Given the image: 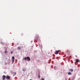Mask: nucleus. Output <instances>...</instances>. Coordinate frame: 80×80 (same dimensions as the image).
I'll list each match as a JSON object with an SVG mask.
<instances>
[{
    "label": "nucleus",
    "instance_id": "nucleus-1",
    "mask_svg": "<svg viewBox=\"0 0 80 80\" xmlns=\"http://www.w3.org/2000/svg\"><path fill=\"white\" fill-rule=\"evenodd\" d=\"M25 60H27L28 61H30V58L29 57H25L24 58Z\"/></svg>",
    "mask_w": 80,
    "mask_h": 80
},
{
    "label": "nucleus",
    "instance_id": "nucleus-2",
    "mask_svg": "<svg viewBox=\"0 0 80 80\" xmlns=\"http://www.w3.org/2000/svg\"><path fill=\"white\" fill-rule=\"evenodd\" d=\"M56 52H55V54H56V55H57V54H58V53H59V52H60V50H59L58 51H56Z\"/></svg>",
    "mask_w": 80,
    "mask_h": 80
},
{
    "label": "nucleus",
    "instance_id": "nucleus-3",
    "mask_svg": "<svg viewBox=\"0 0 80 80\" xmlns=\"http://www.w3.org/2000/svg\"><path fill=\"white\" fill-rule=\"evenodd\" d=\"M6 79H9V80L10 79V77L8 76H6Z\"/></svg>",
    "mask_w": 80,
    "mask_h": 80
},
{
    "label": "nucleus",
    "instance_id": "nucleus-4",
    "mask_svg": "<svg viewBox=\"0 0 80 80\" xmlns=\"http://www.w3.org/2000/svg\"><path fill=\"white\" fill-rule=\"evenodd\" d=\"M2 77L3 78H2V80H5V78H6V77L5 76V75H3L2 76Z\"/></svg>",
    "mask_w": 80,
    "mask_h": 80
},
{
    "label": "nucleus",
    "instance_id": "nucleus-5",
    "mask_svg": "<svg viewBox=\"0 0 80 80\" xmlns=\"http://www.w3.org/2000/svg\"><path fill=\"white\" fill-rule=\"evenodd\" d=\"M12 62H14V61L15 60V58L14 57V56H13L12 57Z\"/></svg>",
    "mask_w": 80,
    "mask_h": 80
},
{
    "label": "nucleus",
    "instance_id": "nucleus-6",
    "mask_svg": "<svg viewBox=\"0 0 80 80\" xmlns=\"http://www.w3.org/2000/svg\"><path fill=\"white\" fill-rule=\"evenodd\" d=\"M76 62H79V60L78 59H76Z\"/></svg>",
    "mask_w": 80,
    "mask_h": 80
},
{
    "label": "nucleus",
    "instance_id": "nucleus-7",
    "mask_svg": "<svg viewBox=\"0 0 80 80\" xmlns=\"http://www.w3.org/2000/svg\"><path fill=\"white\" fill-rule=\"evenodd\" d=\"M71 74H72V73L70 72H68V75H71Z\"/></svg>",
    "mask_w": 80,
    "mask_h": 80
},
{
    "label": "nucleus",
    "instance_id": "nucleus-8",
    "mask_svg": "<svg viewBox=\"0 0 80 80\" xmlns=\"http://www.w3.org/2000/svg\"><path fill=\"white\" fill-rule=\"evenodd\" d=\"M69 70H70V71H71V72H73V69H70Z\"/></svg>",
    "mask_w": 80,
    "mask_h": 80
},
{
    "label": "nucleus",
    "instance_id": "nucleus-9",
    "mask_svg": "<svg viewBox=\"0 0 80 80\" xmlns=\"http://www.w3.org/2000/svg\"><path fill=\"white\" fill-rule=\"evenodd\" d=\"M38 77L39 78H40V73H39V74L38 75Z\"/></svg>",
    "mask_w": 80,
    "mask_h": 80
},
{
    "label": "nucleus",
    "instance_id": "nucleus-10",
    "mask_svg": "<svg viewBox=\"0 0 80 80\" xmlns=\"http://www.w3.org/2000/svg\"><path fill=\"white\" fill-rule=\"evenodd\" d=\"M18 49H19V50H20V49H21V48H20V47H18Z\"/></svg>",
    "mask_w": 80,
    "mask_h": 80
},
{
    "label": "nucleus",
    "instance_id": "nucleus-11",
    "mask_svg": "<svg viewBox=\"0 0 80 80\" xmlns=\"http://www.w3.org/2000/svg\"><path fill=\"white\" fill-rule=\"evenodd\" d=\"M5 53H7V51H5Z\"/></svg>",
    "mask_w": 80,
    "mask_h": 80
},
{
    "label": "nucleus",
    "instance_id": "nucleus-12",
    "mask_svg": "<svg viewBox=\"0 0 80 80\" xmlns=\"http://www.w3.org/2000/svg\"><path fill=\"white\" fill-rule=\"evenodd\" d=\"M11 54H12L13 53V52H11Z\"/></svg>",
    "mask_w": 80,
    "mask_h": 80
},
{
    "label": "nucleus",
    "instance_id": "nucleus-13",
    "mask_svg": "<svg viewBox=\"0 0 80 80\" xmlns=\"http://www.w3.org/2000/svg\"><path fill=\"white\" fill-rule=\"evenodd\" d=\"M1 43H2V44H3V42H1Z\"/></svg>",
    "mask_w": 80,
    "mask_h": 80
},
{
    "label": "nucleus",
    "instance_id": "nucleus-14",
    "mask_svg": "<svg viewBox=\"0 0 80 80\" xmlns=\"http://www.w3.org/2000/svg\"><path fill=\"white\" fill-rule=\"evenodd\" d=\"M42 80H44V79L43 78H42Z\"/></svg>",
    "mask_w": 80,
    "mask_h": 80
},
{
    "label": "nucleus",
    "instance_id": "nucleus-15",
    "mask_svg": "<svg viewBox=\"0 0 80 80\" xmlns=\"http://www.w3.org/2000/svg\"><path fill=\"white\" fill-rule=\"evenodd\" d=\"M15 74H16V72H15Z\"/></svg>",
    "mask_w": 80,
    "mask_h": 80
},
{
    "label": "nucleus",
    "instance_id": "nucleus-16",
    "mask_svg": "<svg viewBox=\"0 0 80 80\" xmlns=\"http://www.w3.org/2000/svg\"><path fill=\"white\" fill-rule=\"evenodd\" d=\"M32 80V79H30V80Z\"/></svg>",
    "mask_w": 80,
    "mask_h": 80
}]
</instances>
